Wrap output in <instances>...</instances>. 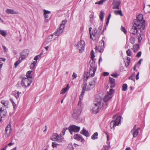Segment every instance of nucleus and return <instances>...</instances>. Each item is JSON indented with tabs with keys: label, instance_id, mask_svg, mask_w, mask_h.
<instances>
[{
	"label": "nucleus",
	"instance_id": "nucleus-1",
	"mask_svg": "<svg viewBox=\"0 0 150 150\" xmlns=\"http://www.w3.org/2000/svg\"><path fill=\"white\" fill-rule=\"evenodd\" d=\"M133 25L130 28L129 32L134 35H136L138 37V42H140L144 36L145 22L134 20Z\"/></svg>",
	"mask_w": 150,
	"mask_h": 150
},
{
	"label": "nucleus",
	"instance_id": "nucleus-2",
	"mask_svg": "<svg viewBox=\"0 0 150 150\" xmlns=\"http://www.w3.org/2000/svg\"><path fill=\"white\" fill-rule=\"evenodd\" d=\"M107 107V104L102 100L100 97L96 99L94 104L91 108V110L93 114H96L101 109H104Z\"/></svg>",
	"mask_w": 150,
	"mask_h": 150
},
{
	"label": "nucleus",
	"instance_id": "nucleus-3",
	"mask_svg": "<svg viewBox=\"0 0 150 150\" xmlns=\"http://www.w3.org/2000/svg\"><path fill=\"white\" fill-rule=\"evenodd\" d=\"M96 68L95 67L90 68L89 72H86L84 74V80L86 81L89 77H93L95 75Z\"/></svg>",
	"mask_w": 150,
	"mask_h": 150
},
{
	"label": "nucleus",
	"instance_id": "nucleus-4",
	"mask_svg": "<svg viewBox=\"0 0 150 150\" xmlns=\"http://www.w3.org/2000/svg\"><path fill=\"white\" fill-rule=\"evenodd\" d=\"M50 139L53 141H56L59 143L62 142L63 140L62 135L60 134L59 135L57 133H53Z\"/></svg>",
	"mask_w": 150,
	"mask_h": 150
},
{
	"label": "nucleus",
	"instance_id": "nucleus-5",
	"mask_svg": "<svg viewBox=\"0 0 150 150\" xmlns=\"http://www.w3.org/2000/svg\"><path fill=\"white\" fill-rule=\"evenodd\" d=\"M92 28L91 27H90L89 28V31L90 34V38L93 40L92 35L95 38V39H98L100 36L99 31L96 28H94L93 30L92 33H91V31Z\"/></svg>",
	"mask_w": 150,
	"mask_h": 150
},
{
	"label": "nucleus",
	"instance_id": "nucleus-6",
	"mask_svg": "<svg viewBox=\"0 0 150 150\" xmlns=\"http://www.w3.org/2000/svg\"><path fill=\"white\" fill-rule=\"evenodd\" d=\"M32 81V79L28 78L23 77L21 81L22 86L25 87L29 86Z\"/></svg>",
	"mask_w": 150,
	"mask_h": 150
},
{
	"label": "nucleus",
	"instance_id": "nucleus-7",
	"mask_svg": "<svg viewBox=\"0 0 150 150\" xmlns=\"http://www.w3.org/2000/svg\"><path fill=\"white\" fill-rule=\"evenodd\" d=\"M104 41L102 40L99 42L98 47H96L95 48L96 50L99 51L100 52H102L104 48Z\"/></svg>",
	"mask_w": 150,
	"mask_h": 150
},
{
	"label": "nucleus",
	"instance_id": "nucleus-8",
	"mask_svg": "<svg viewBox=\"0 0 150 150\" xmlns=\"http://www.w3.org/2000/svg\"><path fill=\"white\" fill-rule=\"evenodd\" d=\"M68 129L71 134L72 135L73 132H79L80 129V127L73 125L69 127Z\"/></svg>",
	"mask_w": 150,
	"mask_h": 150
},
{
	"label": "nucleus",
	"instance_id": "nucleus-9",
	"mask_svg": "<svg viewBox=\"0 0 150 150\" xmlns=\"http://www.w3.org/2000/svg\"><path fill=\"white\" fill-rule=\"evenodd\" d=\"M29 53V51L28 50H24L20 53L19 58L21 59V60H23L28 56Z\"/></svg>",
	"mask_w": 150,
	"mask_h": 150
},
{
	"label": "nucleus",
	"instance_id": "nucleus-10",
	"mask_svg": "<svg viewBox=\"0 0 150 150\" xmlns=\"http://www.w3.org/2000/svg\"><path fill=\"white\" fill-rule=\"evenodd\" d=\"M11 131V124L10 123H9L6 127L5 129L6 132L4 135L6 138L8 137L10 135Z\"/></svg>",
	"mask_w": 150,
	"mask_h": 150
},
{
	"label": "nucleus",
	"instance_id": "nucleus-11",
	"mask_svg": "<svg viewBox=\"0 0 150 150\" xmlns=\"http://www.w3.org/2000/svg\"><path fill=\"white\" fill-rule=\"evenodd\" d=\"M78 49L79 52H81L84 49L85 43L84 41L81 40L79 42L78 44Z\"/></svg>",
	"mask_w": 150,
	"mask_h": 150
},
{
	"label": "nucleus",
	"instance_id": "nucleus-12",
	"mask_svg": "<svg viewBox=\"0 0 150 150\" xmlns=\"http://www.w3.org/2000/svg\"><path fill=\"white\" fill-rule=\"evenodd\" d=\"M96 80L94 79L92 81H91L88 84L87 86V84L86 83H84L82 84V86H86V89L88 88H90V89L89 91L91 90L94 86L95 84Z\"/></svg>",
	"mask_w": 150,
	"mask_h": 150
},
{
	"label": "nucleus",
	"instance_id": "nucleus-13",
	"mask_svg": "<svg viewBox=\"0 0 150 150\" xmlns=\"http://www.w3.org/2000/svg\"><path fill=\"white\" fill-rule=\"evenodd\" d=\"M81 112V109L80 108H76L75 109L72 114V116L75 118L77 119L79 117Z\"/></svg>",
	"mask_w": 150,
	"mask_h": 150
},
{
	"label": "nucleus",
	"instance_id": "nucleus-14",
	"mask_svg": "<svg viewBox=\"0 0 150 150\" xmlns=\"http://www.w3.org/2000/svg\"><path fill=\"white\" fill-rule=\"evenodd\" d=\"M138 129L139 128H136V125H135L132 129L131 131V133L133 135V137H136L139 133Z\"/></svg>",
	"mask_w": 150,
	"mask_h": 150
},
{
	"label": "nucleus",
	"instance_id": "nucleus-15",
	"mask_svg": "<svg viewBox=\"0 0 150 150\" xmlns=\"http://www.w3.org/2000/svg\"><path fill=\"white\" fill-rule=\"evenodd\" d=\"M121 1L119 0H114L113 1L112 4L113 6V9H119V7Z\"/></svg>",
	"mask_w": 150,
	"mask_h": 150
},
{
	"label": "nucleus",
	"instance_id": "nucleus-16",
	"mask_svg": "<svg viewBox=\"0 0 150 150\" xmlns=\"http://www.w3.org/2000/svg\"><path fill=\"white\" fill-rule=\"evenodd\" d=\"M74 139L79 141L82 142H84L85 141L84 139L82 137V136L78 134H76L74 135Z\"/></svg>",
	"mask_w": 150,
	"mask_h": 150
},
{
	"label": "nucleus",
	"instance_id": "nucleus-17",
	"mask_svg": "<svg viewBox=\"0 0 150 150\" xmlns=\"http://www.w3.org/2000/svg\"><path fill=\"white\" fill-rule=\"evenodd\" d=\"M64 29L63 26L61 25V27L60 26L59 28L57 29L54 32V35L56 36L59 35L63 32Z\"/></svg>",
	"mask_w": 150,
	"mask_h": 150
},
{
	"label": "nucleus",
	"instance_id": "nucleus-18",
	"mask_svg": "<svg viewBox=\"0 0 150 150\" xmlns=\"http://www.w3.org/2000/svg\"><path fill=\"white\" fill-rule=\"evenodd\" d=\"M6 13L8 14H18V12L17 11H15L13 9H7L6 11Z\"/></svg>",
	"mask_w": 150,
	"mask_h": 150
},
{
	"label": "nucleus",
	"instance_id": "nucleus-19",
	"mask_svg": "<svg viewBox=\"0 0 150 150\" xmlns=\"http://www.w3.org/2000/svg\"><path fill=\"white\" fill-rule=\"evenodd\" d=\"M112 96H111L110 94H107L105 96L103 100H102V99H101L102 100H103L104 103L105 102L106 103H107L106 102L107 101L110 100L112 98Z\"/></svg>",
	"mask_w": 150,
	"mask_h": 150
},
{
	"label": "nucleus",
	"instance_id": "nucleus-20",
	"mask_svg": "<svg viewBox=\"0 0 150 150\" xmlns=\"http://www.w3.org/2000/svg\"><path fill=\"white\" fill-rule=\"evenodd\" d=\"M81 133L86 137H88L90 135L89 134L88 131L86 130L84 128H83V129L81 132Z\"/></svg>",
	"mask_w": 150,
	"mask_h": 150
},
{
	"label": "nucleus",
	"instance_id": "nucleus-21",
	"mask_svg": "<svg viewBox=\"0 0 150 150\" xmlns=\"http://www.w3.org/2000/svg\"><path fill=\"white\" fill-rule=\"evenodd\" d=\"M44 15L45 18H48L49 17V14L51 13V11L44 9Z\"/></svg>",
	"mask_w": 150,
	"mask_h": 150
},
{
	"label": "nucleus",
	"instance_id": "nucleus-22",
	"mask_svg": "<svg viewBox=\"0 0 150 150\" xmlns=\"http://www.w3.org/2000/svg\"><path fill=\"white\" fill-rule=\"evenodd\" d=\"M144 10L146 13H150V5H147L146 6H144Z\"/></svg>",
	"mask_w": 150,
	"mask_h": 150
},
{
	"label": "nucleus",
	"instance_id": "nucleus-23",
	"mask_svg": "<svg viewBox=\"0 0 150 150\" xmlns=\"http://www.w3.org/2000/svg\"><path fill=\"white\" fill-rule=\"evenodd\" d=\"M69 88V84H67V86L63 88L60 92L61 94H64L67 91H68Z\"/></svg>",
	"mask_w": 150,
	"mask_h": 150
},
{
	"label": "nucleus",
	"instance_id": "nucleus-24",
	"mask_svg": "<svg viewBox=\"0 0 150 150\" xmlns=\"http://www.w3.org/2000/svg\"><path fill=\"white\" fill-rule=\"evenodd\" d=\"M109 81L111 83V85L110 86L111 88H113L115 87V80L114 79L111 77H110Z\"/></svg>",
	"mask_w": 150,
	"mask_h": 150
},
{
	"label": "nucleus",
	"instance_id": "nucleus-25",
	"mask_svg": "<svg viewBox=\"0 0 150 150\" xmlns=\"http://www.w3.org/2000/svg\"><path fill=\"white\" fill-rule=\"evenodd\" d=\"M33 73V72L32 71H28L26 73L27 78L32 79Z\"/></svg>",
	"mask_w": 150,
	"mask_h": 150
},
{
	"label": "nucleus",
	"instance_id": "nucleus-26",
	"mask_svg": "<svg viewBox=\"0 0 150 150\" xmlns=\"http://www.w3.org/2000/svg\"><path fill=\"white\" fill-rule=\"evenodd\" d=\"M137 19L135 20H137L141 22H145V21L143 20V17L142 15L140 14L138 16Z\"/></svg>",
	"mask_w": 150,
	"mask_h": 150
},
{
	"label": "nucleus",
	"instance_id": "nucleus-27",
	"mask_svg": "<svg viewBox=\"0 0 150 150\" xmlns=\"http://www.w3.org/2000/svg\"><path fill=\"white\" fill-rule=\"evenodd\" d=\"M121 117H122L121 116H118L116 117L115 120L113 121L116 123V124L117 125H118L120 123Z\"/></svg>",
	"mask_w": 150,
	"mask_h": 150
},
{
	"label": "nucleus",
	"instance_id": "nucleus-28",
	"mask_svg": "<svg viewBox=\"0 0 150 150\" xmlns=\"http://www.w3.org/2000/svg\"><path fill=\"white\" fill-rule=\"evenodd\" d=\"M6 110H3V111L0 112V115L1 116L0 122L2 118L6 116Z\"/></svg>",
	"mask_w": 150,
	"mask_h": 150
},
{
	"label": "nucleus",
	"instance_id": "nucleus-29",
	"mask_svg": "<svg viewBox=\"0 0 150 150\" xmlns=\"http://www.w3.org/2000/svg\"><path fill=\"white\" fill-rule=\"evenodd\" d=\"M116 123L113 121H112L110 123V127L111 129H115V127L117 126Z\"/></svg>",
	"mask_w": 150,
	"mask_h": 150
},
{
	"label": "nucleus",
	"instance_id": "nucleus-30",
	"mask_svg": "<svg viewBox=\"0 0 150 150\" xmlns=\"http://www.w3.org/2000/svg\"><path fill=\"white\" fill-rule=\"evenodd\" d=\"M21 93V92L18 91L16 90L15 91L13 92V94L14 95L15 97L17 99H18V98L20 94Z\"/></svg>",
	"mask_w": 150,
	"mask_h": 150
},
{
	"label": "nucleus",
	"instance_id": "nucleus-31",
	"mask_svg": "<svg viewBox=\"0 0 150 150\" xmlns=\"http://www.w3.org/2000/svg\"><path fill=\"white\" fill-rule=\"evenodd\" d=\"M139 48V46L138 44H135L133 46V49L134 52H137Z\"/></svg>",
	"mask_w": 150,
	"mask_h": 150
},
{
	"label": "nucleus",
	"instance_id": "nucleus-32",
	"mask_svg": "<svg viewBox=\"0 0 150 150\" xmlns=\"http://www.w3.org/2000/svg\"><path fill=\"white\" fill-rule=\"evenodd\" d=\"M86 86H83L82 85V92L81 93L82 94H83V95L85 93V91H89V90L90 89V88H88L87 89H86Z\"/></svg>",
	"mask_w": 150,
	"mask_h": 150
},
{
	"label": "nucleus",
	"instance_id": "nucleus-33",
	"mask_svg": "<svg viewBox=\"0 0 150 150\" xmlns=\"http://www.w3.org/2000/svg\"><path fill=\"white\" fill-rule=\"evenodd\" d=\"M98 133L97 132H96L91 137V139L93 140H95L96 139H97L98 136Z\"/></svg>",
	"mask_w": 150,
	"mask_h": 150
},
{
	"label": "nucleus",
	"instance_id": "nucleus-34",
	"mask_svg": "<svg viewBox=\"0 0 150 150\" xmlns=\"http://www.w3.org/2000/svg\"><path fill=\"white\" fill-rule=\"evenodd\" d=\"M1 103L3 104L5 107L8 108V104L9 102L8 100L4 101L2 100L1 101Z\"/></svg>",
	"mask_w": 150,
	"mask_h": 150
},
{
	"label": "nucleus",
	"instance_id": "nucleus-35",
	"mask_svg": "<svg viewBox=\"0 0 150 150\" xmlns=\"http://www.w3.org/2000/svg\"><path fill=\"white\" fill-rule=\"evenodd\" d=\"M114 13L116 15H120L122 16L123 15L121 10L119 11H114Z\"/></svg>",
	"mask_w": 150,
	"mask_h": 150
},
{
	"label": "nucleus",
	"instance_id": "nucleus-36",
	"mask_svg": "<svg viewBox=\"0 0 150 150\" xmlns=\"http://www.w3.org/2000/svg\"><path fill=\"white\" fill-rule=\"evenodd\" d=\"M20 58H19V60L17 61L14 64L15 67V68H16L18 64H19L22 61Z\"/></svg>",
	"mask_w": 150,
	"mask_h": 150
},
{
	"label": "nucleus",
	"instance_id": "nucleus-37",
	"mask_svg": "<svg viewBox=\"0 0 150 150\" xmlns=\"http://www.w3.org/2000/svg\"><path fill=\"white\" fill-rule=\"evenodd\" d=\"M0 34L3 36L5 37L7 34L6 31L0 30Z\"/></svg>",
	"mask_w": 150,
	"mask_h": 150
},
{
	"label": "nucleus",
	"instance_id": "nucleus-38",
	"mask_svg": "<svg viewBox=\"0 0 150 150\" xmlns=\"http://www.w3.org/2000/svg\"><path fill=\"white\" fill-rule=\"evenodd\" d=\"M99 17L101 21H102L104 18V13L103 11H101L99 15Z\"/></svg>",
	"mask_w": 150,
	"mask_h": 150
},
{
	"label": "nucleus",
	"instance_id": "nucleus-39",
	"mask_svg": "<svg viewBox=\"0 0 150 150\" xmlns=\"http://www.w3.org/2000/svg\"><path fill=\"white\" fill-rule=\"evenodd\" d=\"M10 101L11 102L13 106V108L14 109H15L16 107V103H14L13 99L12 98H11L10 99Z\"/></svg>",
	"mask_w": 150,
	"mask_h": 150
},
{
	"label": "nucleus",
	"instance_id": "nucleus-40",
	"mask_svg": "<svg viewBox=\"0 0 150 150\" xmlns=\"http://www.w3.org/2000/svg\"><path fill=\"white\" fill-rule=\"evenodd\" d=\"M127 88V85L126 84H123L122 86V90L124 91H126Z\"/></svg>",
	"mask_w": 150,
	"mask_h": 150
},
{
	"label": "nucleus",
	"instance_id": "nucleus-41",
	"mask_svg": "<svg viewBox=\"0 0 150 150\" xmlns=\"http://www.w3.org/2000/svg\"><path fill=\"white\" fill-rule=\"evenodd\" d=\"M67 22V21L66 20L63 21H62V23L60 24V26L61 27V25L63 26V28L64 27V25Z\"/></svg>",
	"mask_w": 150,
	"mask_h": 150
},
{
	"label": "nucleus",
	"instance_id": "nucleus-42",
	"mask_svg": "<svg viewBox=\"0 0 150 150\" xmlns=\"http://www.w3.org/2000/svg\"><path fill=\"white\" fill-rule=\"evenodd\" d=\"M130 42L132 44H133L135 42V38L134 37H132L130 39Z\"/></svg>",
	"mask_w": 150,
	"mask_h": 150
},
{
	"label": "nucleus",
	"instance_id": "nucleus-43",
	"mask_svg": "<svg viewBox=\"0 0 150 150\" xmlns=\"http://www.w3.org/2000/svg\"><path fill=\"white\" fill-rule=\"evenodd\" d=\"M106 0H100L98 2H96V4H102Z\"/></svg>",
	"mask_w": 150,
	"mask_h": 150
},
{
	"label": "nucleus",
	"instance_id": "nucleus-44",
	"mask_svg": "<svg viewBox=\"0 0 150 150\" xmlns=\"http://www.w3.org/2000/svg\"><path fill=\"white\" fill-rule=\"evenodd\" d=\"M59 145V144H57L55 142H52V146L53 147H57V146Z\"/></svg>",
	"mask_w": 150,
	"mask_h": 150
},
{
	"label": "nucleus",
	"instance_id": "nucleus-45",
	"mask_svg": "<svg viewBox=\"0 0 150 150\" xmlns=\"http://www.w3.org/2000/svg\"><path fill=\"white\" fill-rule=\"evenodd\" d=\"M95 57V56L94 54V52L93 50H92L91 52V58L92 60H93V59Z\"/></svg>",
	"mask_w": 150,
	"mask_h": 150
},
{
	"label": "nucleus",
	"instance_id": "nucleus-46",
	"mask_svg": "<svg viewBox=\"0 0 150 150\" xmlns=\"http://www.w3.org/2000/svg\"><path fill=\"white\" fill-rule=\"evenodd\" d=\"M114 90H113L112 89H110V90L109 91L108 93L107 94H109V95L110 94L111 96H112V94L114 93Z\"/></svg>",
	"mask_w": 150,
	"mask_h": 150
},
{
	"label": "nucleus",
	"instance_id": "nucleus-47",
	"mask_svg": "<svg viewBox=\"0 0 150 150\" xmlns=\"http://www.w3.org/2000/svg\"><path fill=\"white\" fill-rule=\"evenodd\" d=\"M126 53L127 55L129 56H131V51L130 49H128L126 51Z\"/></svg>",
	"mask_w": 150,
	"mask_h": 150
},
{
	"label": "nucleus",
	"instance_id": "nucleus-48",
	"mask_svg": "<svg viewBox=\"0 0 150 150\" xmlns=\"http://www.w3.org/2000/svg\"><path fill=\"white\" fill-rule=\"evenodd\" d=\"M68 147L70 150H73L74 149L73 146L71 144L69 145Z\"/></svg>",
	"mask_w": 150,
	"mask_h": 150
},
{
	"label": "nucleus",
	"instance_id": "nucleus-49",
	"mask_svg": "<svg viewBox=\"0 0 150 150\" xmlns=\"http://www.w3.org/2000/svg\"><path fill=\"white\" fill-rule=\"evenodd\" d=\"M90 67H91V68H92V67H95V68H96V66L95 64V63H91L90 64Z\"/></svg>",
	"mask_w": 150,
	"mask_h": 150
},
{
	"label": "nucleus",
	"instance_id": "nucleus-50",
	"mask_svg": "<svg viewBox=\"0 0 150 150\" xmlns=\"http://www.w3.org/2000/svg\"><path fill=\"white\" fill-rule=\"evenodd\" d=\"M121 29L122 31L125 34H126L127 33V31H126L124 27L122 26Z\"/></svg>",
	"mask_w": 150,
	"mask_h": 150
},
{
	"label": "nucleus",
	"instance_id": "nucleus-51",
	"mask_svg": "<svg viewBox=\"0 0 150 150\" xmlns=\"http://www.w3.org/2000/svg\"><path fill=\"white\" fill-rule=\"evenodd\" d=\"M77 77V75L75 73H74L72 75V77L73 79L76 78Z\"/></svg>",
	"mask_w": 150,
	"mask_h": 150
},
{
	"label": "nucleus",
	"instance_id": "nucleus-52",
	"mask_svg": "<svg viewBox=\"0 0 150 150\" xmlns=\"http://www.w3.org/2000/svg\"><path fill=\"white\" fill-rule=\"evenodd\" d=\"M142 54V52L141 51L138 52L137 55H136V57H139L141 56Z\"/></svg>",
	"mask_w": 150,
	"mask_h": 150
},
{
	"label": "nucleus",
	"instance_id": "nucleus-53",
	"mask_svg": "<svg viewBox=\"0 0 150 150\" xmlns=\"http://www.w3.org/2000/svg\"><path fill=\"white\" fill-rule=\"evenodd\" d=\"M129 79H131L132 80H133L134 81H135V80L134 79V76H133V75L131 76L129 78Z\"/></svg>",
	"mask_w": 150,
	"mask_h": 150
},
{
	"label": "nucleus",
	"instance_id": "nucleus-54",
	"mask_svg": "<svg viewBox=\"0 0 150 150\" xmlns=\"http://www.w3.org/2000/svg\"><path fill=\"white\" fill-rule=\"evenodd\" d=\"M89 18L90 19H94V16L93 14H91L90 15Z\"/></svg>",
	"mask_w": 150,
	"mask_h": 150
},
{
	"label": "nucleus",
	"instance_id": "nucleus-55",
	"mask_svg": "<svg viewBox=\"0 0 150 150\" xmlns=\"http://www.w3.org/2000/svg\"><path fill=\"white\" fill-rule=\"evenodd\" d=\"M82 104V102H81V100L79 99V100L78 102V105L80 106V107L81 106Z\"/></svg>",
	"mask_w": 150,
	"mask_h": 150
},
{
	"label": "nucleus",
	"instance_id": "nucleus-56",
	"mask_svg": "<svg viewBox=\"0 0 150 150\" xmlns=\"http://www.w3.org/2000/svg\"><path fill=\"white\" fill-rule=\"evenodd\" d=\"M40 57V55H37L34 58V59L35 61H37V60L39 59V58Z\"/></svg>",
	"mask_w": 150,
	"mask_h": 150
},
{
	"label": "nucleus",
	"instance_id": "nucleus-57",
	"mask_svg": "<svg viewBox=\"0 0 150 150\" xmlns=\"http://www.w3.org/2000/svg\"><path fill=\"white\" fill-rule=\"evenodd\" d=\"M109 74V73L107 72H104L103 74V75L104 76H108Z\"/></svg>",
	"mask_w": 150,
	"mask_h": 150
},
{
	"label": "nucleus",
	"instance_id": "nucleus-58",
	"mask_svg": "<svg viewBox=\"0 0 150 150\" xmlns=\"http://www.w3.org/2000/svg\"><path fill=\"white\" fill-rule=\"evenodd\" d=\"M35 67V65L34 64H31L30 66V69H33Z\"/></svg>",
	"mask_w": 150,
	"mask_h": 150
},
{
	"label": "nucleus",
	"instance_id": "nucleus-59",
	"mask_svg": "<svg viewBox=\"0 0 150 150\" xmlns=\"http://www.w3.org/2000/svg\"><path fill=\"white\" fill-rule=\"evenodd\" d=\"M83 95H84L82 94V93H81V94L79 96V99L82 100L83 98Z\"/></svg>",
	"mask_w": 150,
	"mask_h": 150
},
{
	"label": "nucleus",
	"instance_id": "nucleus-60",
	"mask_svg": "<svg viewBox=\"0 0 150 150\" xmlns=\"http://www.w3.org/2000/svg\"><path fill=\"white\" fill-rule=\"evenodd\" d=\"M67 129V128L66 129H65L64 128L62 130V132L63 135H64L65 133V131H66V130Z\"/></svg>",
	"mask_w": 150,
	"mask_h": 150
},
{
	"label": "nucleus",
	"instance_id": "nucleus-61",
	"mask_svg": "<svg viewBox=\"0 0 150 150\" xmlns=\"http://www.w3.org/2000/svg\"><path fill=\"white\" fill-rule=\"evenodd\" d=\"M127 59L128 60L127 63L128 65H129V62H130V58L129 57H127Z\"/></svg>",
	"mask_w": 150,
	"mask_h": 150
},
{
	"label": "nucleus",
	"instance_id": "nucleus-62",
	"mask_svg": "<svg viewBox=\"0 0 150 150\" xmlns=\"http://www.w3.org/2000/svg\"><path fill=\"white\" fill-rule=\"evenodd\" d=\"M139 72H138L136 76V80H138L139 79Z\"/></svg>",
	"mask_w": 150,
	"mask_h": 150
},
{
	"label": "nucleus",
	"instance_id": "nucleus-63",
	"mask_svg": "<svg viewBox=\"0 0 150 150\" xmlns=\"http://www.w3.org/2000/svg\"><path fill=\"white\" fill-rule=\"evenodd\" d=\"M3 49L5 51H7V49L4 46H2Z\"/></svg>",
	"mask_w": 150,
	"mask_h": 150
},
{
	"label": "nucleus",
	"instance_id": "nucleus-64",
	"mask_svg": "<svg viewBox=\"0 0 150 150\" xmlns=\"http://www.w3.org/2000/svg\"><path fill=\"white\" fill-rule=\"evenodd\" d=\"M111 75L115 77H117L118 76V75L117 74H112Z\"/></svg>",
	"mask_w": 150,
	"mask_h": 150
}]
</instances>
